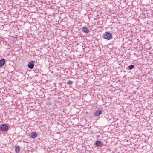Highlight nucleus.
Masks as SVG:
<instances>
[{
    "instance_id": "f257e3e1",
    "label": "nucleus",
    "mask_w": 153,
    "mask_h": 153,
    "mask_svg": "<svg viewBox=\"0 0 153 153\" xmlns=\"http://www.w3.org/2000/svg\"><path fill=\"white\" fill-rule=\"evenodd\" d=\"M102 37L105 39L109 40L112 39V35L110 32H106L103 34Z\"/></svg>"
},
{
    "instance_id": "1a4fd4ad",
    "label": "nucleus",
    "mask_w": 153,
    "mask_h": 153,
    "mask_svg": "<svg viewBox=\"0 0 153 153\" xmlns=\"http://www.w3.org/2000/svg\"><path fill=\"white\" fill-rule=\"evenodd\" d=\"M15 152L16 153H19L20 151V147L17 146L15 148Z\"/></svg>"
},
{
    "instance_id": "20e7f679",
    "label": "nucleus",
    "mask_w": 153,
    "mask_h": 153,
    "mask_svg": "<svg viewBox=\"0 0 153 153\" xmlns=\"http://www.w3.org/2000/svg\"><path fill=\"white\" fill-rule=\"evenodd\" d=\"M95 145L98 147H100L103 146V144L102 143L101 141L100 140H97L95 142Z\"/></svg>"
},
{
    "instance_id": "423d86ee",
    "label": "nucleus",
    "mask_w": 153,
    "mask_h": 153,
    "mask_svg": "<svg viewBox=\"0 0 153 153\" xmlns=\"http://www.w3.org/2000/svg\"><path fill=\"white\" fill-rule=\"evenodd\" d=\"M5 62V60L2 59L0 60V67H2Z\"/></svg>"
},
{
    "instance_id": "6e6552de",
    "label": "nucleus",
    "mask_w": 153,
    "mask_h": 153,
    "mask_svg": "<svg viewBox=\"0 0 153 153\" xmlns=\"http://www.w3.org/2000/svg\"><path fill=\"white\" fill-rule=\"evenodd\" d=\"M37 135L36 132H32L30 134V137L31 138H35L36 137Z\"/></svg>"
},
{
    "instance_id": "f03ea898",
    "label": "nucleus",
    "mask_w": 153,
    "mask_h": 153,
    "mask_svg": "<svg viewBox=\"0 0 153 153\" xmlns=\"http://www.w3.org/2000/svg\"><path fill=\"white\" fill-rule=\"evenodd\" d=\"M9 127L6 124H2L1 126L0 129L3 132L7 131Z\"/></svg>"
},
{
    "instance_id": "7ed1b4c3",
    "label": "nucleus",
    "mask_w": 153,
    "mask_h": 153,
    "mask_svg": "<svg viewBox=\"0 0 153 153\" xmlns=\"http://www.w3.org/2000/svg\"><path fill=\"white\" fill-rule=\"evenodd\" d=\"M35 62L34 61H31L29 62L27 65L28 67L31 69H33L34 67V63Z\"/></svg>"
},
{
    "instance_id": "0eeeda50",
    "label": "nucleus",
    "mask_w": 153,
    "mask_h": 153,
    "mask_svg": "<svg viewBox=\"0 0 153 153\" xmlns=\"http://www.w3.org/2000/svg\"><path fill=\"white\" fill-rule=\"evenodd\" d=\"M82 30L83 32H84L86 33H88L89 31L88 29L86 27H84L82 28Z\"/></svg>"
},
{
    "instance_id": "9b49d317",
    "label": "nucleus",
    "mask_w": 153,
    "mask_h": 153,
    "mask_svg": "<svg viewBox=\"0 0 153 153\" xmlns=\"http://www.w3.org/2000/svg\"><path fill=\"white\" fill-rule=\"evenodd\" d=\"M73 83V81H67V84L69 85H71Z\"/></svg>"
},
{
    "instance_id": "39448f33",
    "label": "nucleus",
    "mask_w": 153,
    "mask_h": 153,
    "mask_svg": "<svg viewBox=\"0 0 153 153\" xmlns=\"http://www.w3.org/2000/svg\"><path fill=\"white\" fill-rule=\"evenodd\" d=\"M102 111L100 110H97L94 114V116H98L101 114Z\"/></svg>"
},
{
    "instance_id": "9d476101",
    "label": "nucleus",
    "mask_w": 153,
    "mask_h": 153,
    "mask_svg": "<svg viewBox=\"0 0 153 153\" xmlns=\"http://www.w3.org/2000/svg\"><path fill=\"white\" fill-rule=\"evenodd\" d=\"M134 68V66L133 65H131L128 66V68L130 70Z\"/></svg>"
}]
</instances>
